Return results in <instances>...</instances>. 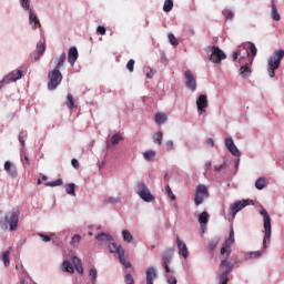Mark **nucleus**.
I'll return each mask as SVG.
<instances>
[{
	"label": "nucleus",
	"instance_id": "f257e3e1",
	"mask_svg": "<svg viewBox=\"0 0 284 284\" xmlns=\"http://www.w3.org/2000/svg\"><path fill=\"white\" fill-rule=\"evenodd\" d=\"M234 229H231L227 240L223 243L221 248V255L224 256V260L221 262V267H225V272L222 273L220 281L221 284H227V274L232 272V263L227 262L230 254H232V245H234Z\"/></svg>",
	"mask_w": 284,
	"mask_h": 284
},
{
	"label": "nucleus",
	"instance_id": "f03ea898",
	"mask_svg": "<svg viewBox=\"0 0 284 284\" xmlns=\"http://www.w3.org/2000/svg\"><path fill=\"white\" fill-rule=\"evenodd\" d=\"M19 210L12 209L7 212L3 217L0 219V227L1 230H10V232H14L17 227H19Z\"/></svg>",
	"mask_w": 284,
	"mask_h": 284
},
{
	"label": "nucleus",
	"instance_id": "7ed1b4c3",
	"mask_svg": "<svg viewBox=\"0 0 284 284\" xmlns=\"http://www.w3.org/2000/svg\"><path fill=\"white\" fill-rule=\"evenodd\" d=\"M261 216H263V227H264V240H263V248L267 250V244L272 239V217H270V213L267 210L262 209L260 212Z\"/></svg>",
	"mask_w": 284,
	"mask_h": 284
},
{
	"label": "nucleus",
	"instance_id": "20e7f679",
	"mask_svg": "<svg viewBox=\"0 0 284 284\" xmlns=\"http://www.w3.org/2000/svg\"><path fill=\"white\" fill-rule=\"evenodd\" d=\"M283 57L284 50H277L268 58L267 72L271 78L276 75V70L281 68V61H283Z\"/></svg>",
	"mask_w": 284,
	"mask_h": 284
},
{
	"label": "nucleus",
	"instance_id": "39448f33",
	"mask_svg": "<svg viewBox=\"0 0 284 284\" xmlns=\"http://www.w3.org/2000/svg\"><path fill=\"white\" fill-rule=\"evenodd\" d=\"M48 89L49 90H57L59 85H61V81H63V74H61V71L59 69H53L48 73Z\"/></svg>",
	"mask_w": 284,
	"mask_h": 284
},
{
	"label": "nucleus",
	"instance_id": "423d86ee",
	"mask_svg": "<svg viewBox=\"0 0 284 284\" xmlns=\"http://www.w3.org/2000/svg\"><path fill=\"white\" fill-rule=\"evenodd\" d=\"M135 192L145 203H152L154 201V195L150 192L148 185L144 182H138L135 185Z\"/></svg>",
	"mask_w": 284,
	"mask_h": 284
},
{
	"label": "nucleus",
	"instance_id": "0eeeda50",
	"mask_svg": "<svg viewBox=\"0 0 284 284\" xmlns=\"http://www.w3.org/2000/svg\"><path fill=\"white\" fill-rule=\"evenodd\" d=\"M205 199H210V192L207 191V186L205 184H199L195 192L194 203L196 206L202 205Z\"/></svg>",
	"mask_w": 284,
	"mask_h": 284
},
{
	"label": "nucleus",
	"instance_id": "6e6552de",
	"mask_svg": "<svg viewBox=\"0 0 284 284\" xmlns=\"http://www.w3.org/2000/svg\"><path fill=\"white\" fill-rule=\"evenodd\" d=\"M247 205H254V201L252 200H242V201H236L234 204L230 206V214H232L233 219L243 210L244 207H247Z\"/></svg>",
	"mask_w": 284,
	"mask_h": 284
},
{
	"label": "nucleus",
	"instance_id": "1a4fd4ad",
	"mask_svg": "<svg viewBox=\"0 0 284 284\" xmlns=\"http://www.w3.org/2000/svg\"><path fill=\"white\" fill-rule=\"evenodd\" d=\"M224 59H227V55H225V52H223V50H221V48L219 47H212L210 61H212V63H221V61H224Z\"/></svg>",
	"mask_w": 284,
	"mask_h": 284
},
{
	"label": "nucleus",
	"instance_id": "9d476101",
	"mask_svg": "<svg viewBox=\"0 0 284 284\" xmlns=\"http://www.w3.org/2000/svg\"><path fill=\"white\" fill-rule=\"evenodd\" d=\"M185 85L191 92H196V78L192 71L187 70L184 72Z\"/></svg>",
	"mask_w": 284,
	"mask_h": 284
},
{
	"label": "nucleus",
	"instance_id": "9b49d317",
	"mask_svg": "<svg viewBox=\"0 0 284 284\" xmlns=\"http://www.w3.org/2000/svg\"><path fill=\"white\" fill-rule=\"evenodd\" d=\"M196 108L199 114H205L207 112L209 102H207V95L201 94L196 100Z\"/></svg>",
	"mask_w": 284,
	"mask_h": 284
},
{
	"label": "nucleus",
	"instance_id": "f8f14e48",
	"mask_svg": "<svg viewBox=\"0 0 284 284\" xmlns=\"http://www.w3.org/2000/svg\"><path fill=\"white\" fill-rule=\"evenodd\" d=\"M174 256V248H168L163 254H162V261H163V267L168 274L172 272L170 270V266L168 265L169 263H172V257Z\"/></svg>",
	"mask_w": 284,
	"mask_h": 284
},
{
	"label": "nucleus",
	"instance_id": "ddd939ff",
	"mask_svg": "<svg viewBox=\"0 0 284 284\" xmlns=\"http://www.w3.org/2000/svg\"><path fill=\"white\" fill-rule=\"evenodd\" d=\"M240 57V63L243 65V59H250V51L245 47H239V49L233 52V61H236Z\"/></svg>",
	"mask_w": 284,
	"mask_h": 284
},
{
	"label": "nucleus",
	"instance_id": "4468645a",
	"mask_svg": "<svg viewBox=\"0 0 284 284\" xmlns=\"http://www.w3.org/2000/svg\"><path fill=\"white\" fill-rule=\"evenodd\" d=\"M225 145L233 156H241V151H239V148H236V144H234V140L232 138L225 139Z\"/></svg>",
	"mask_w": 284,
	"mask_h": 284
},
{
	"label": "nucleus",
	"instance_id": "2eb2a0df",
	"mask_svg": "<svg viewBox=\"0 0 284 284\" xmlns=\"http://www.w3.org/2000/svg\"><path fill=\"white\" fill-rule=\"evenodd\" d=\"M176 245L179 250V254L183 256V258H187L190 256V252L187 251V245L185 242L181 241V237H176Z\"/></svg>",
	"mask_w": 284,
	"mask_h": 284
},
{
	"label": "nucleus",
	"instance_id": "dca6fc26",
	"mask_svg": "<svg viewBox=\"0 0 284 284\" xmlns=\"http://www.w3.org/2000/svg\"><path fill=\"white\" fill-rule=\"evenodd\" d=\"M23 77V71L21 70H16L9 73L8 75L4 77L6 83H12L14 81H19Z\"/></svg>",
	"mask_w": 284,
	"mask_h": 284
},
{
	"label": "nucleus",
	"instance_id": "f3484780",
	"mask_svg": "<svg viewBox=\"0 0 284 284\" xmlns=\"http://www.w3.org/2000/svg\"><path fill=\"white\" fill-rule=\"evenodd\" d=\"M78 59H79V50H77V47H71L68 53V62L70 63V65H74Z\"/></svg>",
	"mask_w": 284,
	"mask_h": 284
},
{
	"label": "nucleus",
	"instance_id": "a211bd4d",
	"mask_svg": "<svg viewBox=\"0 0 284 284\" xmlns=\"http://www.w3.org/2000/svg\"><path fill=\"white\" fill-rule=\"evenodd\" d=\"M4 170H6V172H8V174L10 175V176H12L13 179L17 176V174H18V172H17V166H14L13 164H12V162H10V161H6L4 162Z\"/></svg>",
	"mask_w": 284,
	"mask_h": 284
},
{
	"label": "nucleus",
	"instance_id": "6ab92c4d",
	"mask_svg": "<svg viewBox=\"0 0 284 284\" xmlns=\"http://www.w3.org/2000/svg\"><path fill=\"white\" fill-rule=\"evenodd\" d=\"M29 21L31 24L33 23L34 30H37V28H41V22L32 9L29 10Z\"/></svg>",
	"mask_w": 284,
	"mask_h": 284
},
{
	"label": "nucleus",
	"instance_id": "aec40b11",
	"mask_svg": "<svg viewBox=\"0 0 284 284\" xmlns=\"http://www.w3.org/2000/svg\"><path fill=\"white\" fill-rule=\"evenodd\" d=\"M154 278H156V270L149 267L146 270V284H154Z\"/></svg>",
	"mask_w": 284,
	"mask_h": 284
},
{
	"label": "nucleus",
	"instance_id": "412c9836",
	"mask_svg": "<svg viewBox=\"0 0 284 284\" xmlns=\"http://www.w3.org/2000/svg\"><path fill=\"white\" fill-rule=\"evenodd\" d=\"M109 250L112 254H118V256H121V254H124L123 246L118 245L116 243H111L109 245Z\"/></svg>",
	"mask_w": 284,
	"mask_h": 284
},
{
	"label": "nucleus",
	"instance_id": "4be33fe9",
	"mask_svg": "<svg viewBox=\"0 0 284 284\" xmlns=\"http://www.w3.org/2000/svg\"><path fill=\"white\" fill-rule=\"evenodd\" d=\"M65 59H67L65 52H62L60 54V57L55 58L54 59V63H55L54 70H61V68H63V65L65 63Z\"/></svg>",
	"mask_w": 284,
	"mask_h": 284
},
{
	"label": "nucleus",
	"instance_id": "5701e85b",
	"mask_svg": "<svg viewBox=\"0 0 284 284\" xmlns=\"http://www.w3.org/2000/svg\"><path fill=\"white\" fill-rule=\"evenodd\" d=\"M250 48H248V63L252 64V61H254V57H256L257 53V49L256 45L252 42L248 43Z\"/></svg>",
	"mask_w": 284,
	"mask_h": 284
},
{
	"label": "nucleus",
	"instance_id": "b1692460",
	"mask_svg": "<svg viewBox=\"0 0 284 284\" xmlns=\"http://www.w3.org/2000/svg\"><path fill=\"white\" fill-rule=\"evenodd\" d=\"M207 221H210V214L207 213V211H203L199 215V223L201 227H205L207 225Z\"/></svg>",
	"mask_w": 284,
	"mask_h": 284
},
{
	"label": "nucleus",
	"instance_id": "393cba45",
	"mask_svg": "<svg viewBox=\"0 0 284 284\" xmlns=\"http://www.w3.org/2000/svg\"><path fill=\"white\" fill-rule=\"evenodd\" d=\"M72 263H73L78 274H83V264L81 263V258H79L77 256H73L72 257Z\"/></svg>",
	"mask_w": 284,
	"mask_h": 284
},
{
	"label": "nucleus",
	"instance_id": "a878e982",
	"mask_svg": "<svg viewBox=\"0 0 284 284\" xmlns=\"http://www.w3.org/2000/svg\"><path fill=\"white\" fill-rule=\"evenodd\" d=\"M65 105L69 108V110H77V108H79L77 103H74V97H72V93L67 95Z\"/></svg>",
	"mask_w": 284,
	"mask_h": 284
},
{
	"label": "nucleus",
	"instance_id": "bb28decb",
	"mask_svg": "<svg viewBox=\"0 0 284 284\" xmlns=\"http://www.w3.org/2000/svg\"><path fill=\"white\" fill-rule=\"evenodd\" d=\"M43 52H45V42L40 41V42H38V44H37V53H38V57L34 58V60H36V61H39V59H41V57H43Z\"/></svg>",
	"mask_w": 284,
	"mask_h": 284
},
{
	"label": "nucleus",
	"instance_id": "cd10ccee",
	"mask_svg": "<svg viewBox=\"0 0 284 284\" xmlns=\"http://www.w3.org/2000/svg\"><path fill=\"white\" fill-rule=\"evenodd\" d=\"M10 252H12V247H9L2 253V262L4 267H10Z\"/></svg>",
	"mask_w": 284,
	"mask_h": 284
},
{
	"label": "nucleus",
	"instance_id": "c85d7f7f",
	"mask_svg": "<svg viewBox=\"0 0 284 284\" xmlns=\"http://www.w3.org/2000/svg\"><path fill=\"white\" fill-rule=\"evenodd\" d=\"M240 74H241L242 79H247L250 77V74H252V69H250V67H247V63L243 64L241 67Z\"/></svg>",
	"mask_w": 284,
	"mask_h": 284
},
{
	"label": "nucleus",
	"instance_id": "c756f323",
	"mask_svg": "<svg viewBox=\"0 0 284 284\" xmlns=\"http://www.w3.org/2000/svg\"><path fill=\"white\" fill-rule=\"evenodd\" d=\"M97 241H99L100 243H110V241H112V235L108 233H100L97 235Z\"/></svg>",
	"mask_w": 284,
	"mask_h": 284
},
{
	"label": "nucleus",
	"instance_id": "7c9ffc66",
	"mask_svg": "<svg viewBox=\"0 0 284 284\" xmlns=\"http://www.w3.org/2000/svg\"><path fill=\"white\" fill-rule=\"evenodd\" d=\"M271 17L273 21H281V14H278V10L276 9V4L274 3V1H272Z\"/></svg>",
	"mask_w": 284,
	"mask_h": 284
},
{
	"label": "nucleus",
	"instance_id": "2f4dec72",
	"mask_svg": "<svg viewBox=\"0 0 284 284\" xmlns=\"http://www.w3.org/2000/svg\"><path fill=\"white\" fill-rule=\"evenodd\" d=\"M165 121H168V114H165V113H156L155 114V123H158V125H163V123H165Z\"/></svg>",
	"mask_w": 284,
	"mask_h": 284
},
{
	"label": "nucleus",
	"instance_id": "473e14b6",
	"mask_svg": "<svg viewBox=\"0 0 284 284\" xmlns=\"http://www.w3.org/2000/svg\"><path fill=\"white\" fill-rule=\"evenodd\" d=\"M62 270H64V272H69V274L74 273V266H72V263H70V261H64L62 263Z\"/></svg>",
	"mask_w": 284,
	"mask_h": 284
},
{
	"label": "nucleus",
	"instance_id": "72a5a7b5",
	"mask_svg": "<svg viewBox=\"0 0 284 284\" xmlns=\"http://www.w3.org/2000/svg\"><path fill=\"white\" fill-rule=\"evenodd\" d=\"M75 187H77V185L74 183L67 184L65 185L67 194H70L71 196H77Z\"/></svg>",
	"mask_w": 284,
	"mask_h": 284
},
{
	"label": "nucleus",
	"instance_id": "f704fd0d",
	"mask_svg": "<svg viewBox=\"0 0 284 284\" xmlns=\"http://www.w3.org/2000/svg\"><path fill=\"white\" fill-rule=\"evenodd\" d=\"M122 236L125 243H132V241H134V236H132V233L128 230L122 231Z\"/></svg>",
	"mask_w": 284,
	"mask_h": 284
},
{
	"label": "nucleus",
	"instance_id": "c9c22d12",
	"mask_svg": "<svg viewBox=\"0 0 284 284\" xmlns=\"http://www.w3.org/2000/svg\"><path fill=\"white\" fill-rule=\"evenodd\" d=\"M266 185H267V181L265 180V178H260L255 182V187L257 190H263Z\"/></svg>",
	"mask_w": 284,
	"mask_h": 284
},
{
	"label": "nucleus",
	"instance_id": "e433bc0d",
	"mask_svg": "<svg viewBox=\"0 0 284 284\" xmlns=\"http://www.w3.org/2000/svg\"><path fill=\"white\" fill-rule=\"evenodd\" d=\"M172 8H174V1L172 0H165L163 6L164 12H172Z\"/></svg>",
	"mask_w": 284,
	"mask_h": 284
},
{
	"label": "nucleus",
	"instance_id": "4c0bfd02",
	"mask_svg": "<svg viewBox=\"0 0 284 284\" xmlns=\"http://www.w3.org/2000/svg\"><path fill=\"white\" fill-rule=\"evenodd\" d=\"M153 141L158 145H162V143H163V132L159 131L158 133H154Z\"/></svg>",
	"mask_w": 284,
	"mask_h": 284
},
{
	"label": "nucleus",
	"instance_id": "58836bf2",
	"mask_svg": "<svg viewBox=\"0 0 284 284\" xmlns=\"http://www.w3.org/2000/svg\"><path fill=\"white\" fill-rule=\"evenodd\" d=\"M89 275L91 277V283L97 284V278L99 276V273L95 267L90 268Z\"/></svg>",
	"mask_w": 284,
	"mask_h": 284
},
{
	"label": "nucleus",
	"instance_id": "ea45409f",
	"mask_svg": "<svg viewBox=\"0 0 284 284\" xmlns=\"http://www.w3.org/2000/svg\"><path fill=\"white\" fill-rule=\"evenodd\" d=\"M119 261L126 268L132 267V264L130 263V261L125 260V253H122V254L119 255Z\"/></svg>",
	"mask_w": 284,
	"mask_h": 284
},
{
	"label": "nucleus",
	"instance_id": "a19ab883",
	"mask_svg": "<svg viewBox=\"0 0 284 284\" xmlns=\"http://www.w3.org/2000/svg\"><path fill=\"white\" fill-rule=\"evenodd\" d=\"M121 141H123V136L119 133L112 135V138H111L112 145H119V143H121Z\"/></svg>",
	"mask_w": 284,
	"mask_h": 284
},
{
	"label": "nucleus",
	"instance_id": "79ce46f5",
	"mask_svg": "<svg viewBox=\"0 0 284 284\" xmlns=\"http://www.w3.org/2000/svg\"><path fill=\"white\" fill-rule=\"evenodd\" d=\"M143 156H144L145 161H153L154 156H156V152L146 151V152L143 153Z\"/></svg>",
	"mask_w": 284,
	"mask_h": 284
},
{
	"label": "nucleus",
	"instance_id": "37998d69",
	"mask_svg": "<svg viewBox=\"0 0 284 284\" xmlns=\"http://www.w3.org/2000/svg\"><path fill=\"white\" fill-rule=\"evenodd\" d=\"M45 185L47 187H58L59 185H63V180L58 179L54 182H47Z\"/></svg>",
	"mask_w": 284,
	"mask_h": 284
},
{
	"label": "nucleus",
	"instance_id": "c03bdc74",
	"mask_svg": "<svg viewBox=\"0 0 284 284\" xmlns=\"http://www.w3.org/2000/svg\"><path fill=\"white\" fill-rule=\"evenodd\" d=\"M45 185L47 187H58L59 185H63V180L58 179L54 182H47Z\"/></svg>",
	"mask_w": 284,
	"mask_h": 284
},
{
	"label": "nucleus",
	"instance_id": "a18cd8bd",
	"mask_svg": "<svg viewBox=\"0 0 284 284\" xmlns=\"http://www.w3.org/2000/svg\"><path fill=\"white\" fill-rule=\"evenodd\" d=\"M77 243H81V235L75 234L72 236L70 245H72L73 247L77 246Z\"/></svg>",
	"mask_w": 284,
	"mask_h": 284
},
{
	"label": "nucleus",
	"instance_id": "49530a36",
	"mask_svg": "<svg viewBox=\"0 0 284 284\" xmlns=\"http://www.w3.org/2000/svg\"><path fill=\"white\" fill-rule=\"evenodd\" d=\"M168 37L171 45H179V39H176V37H174L173 33H169Z\"/></svg>",
	"mask_w": 284,
	"mask_h": 284
},
{
	"label": "nucleus",
	"instance_id": "de8ad7c7",
	"mask_svg": "<svg viewBox=\"0 0 284 284\" xmlns=\"http://www.w3.org/2000/svg\"><path fill=\"white\" fill-rule=\"evenodd\" d=\"M134 59H131L128 61L126 63V70H129V72H134Z\"/></svg>",
	"mask_w": 284,
	"mask_h": 284
},
{
	"label": "nucleus",
	"instance_id": "09e8293b",
	"mask_svg": "<svg viewBox=\"0 0 284 284\" xmlns=\"http://www.w3.org/2000/svg\"><path fill=\"white\" fill-rule=\"evenodd\" d=\"M166 194L170 196L171 201H176V195H174L170 185L166 186Z\"/></svg>",
	"mask_w": 284,
	"mask_h": 284
},
{
	"label": "nucleus",
	"instance_id": "8fccbe9b",
	"mask_svg": "<svg viewBox=\"0 0 284 284\" xmlns=\"http://www.w3.org/2000/svg\"><path fill=\"white\" fill-rule=\"evenodd\" d=\"M124 282H125V284H134V277L132 276V274H126L125 276H124Z\"/></svg>",
	"mask_w": 284,
	"mask_h": 284
},
{
	"label": "nucleus",
	"instance_id": "3c124183",
	"mask_svg": "<svg viewBox=\"0 0 284 284\" xmlns=\"http://www.w3.org/2000/svg\"><path fill=\"white\" fill-rule=\"evenodd\" d=\"M251 258H261L263 256V253L261 251H255L250 253Z\"/></svg>",
	"mask_w": 284,
	"mask_h": 284
},
{
	"label": "nucleus",
	"instance_id": "603ef678",
	"mask_svg": "<svg viewBox=\"0 0 284 284\" xmlns=\"http://www.w3.org/2000/svg\"><path fill=\"white\" fill-rule=\"evenodd\" d=\"M38 236H40V239H42V241H44V243H50V241H52V239L43 233H39Z\"/></svg>",
	"mask_w": 284,
	"mask_h": 284
},
{
	"label": "nucleus",
	"instance_id": "864d4df0",
	"mask_svg": "<svg viewBox=\"0 0 284 284\" xmlns=\"http://www.w3.org/2000/svg\"><path fill=\"white\" fill-rule=\"evenodd\" d=\"M21 6L24 10H30V0H21Z\"/></svg>",
	"mask_w": 284,
	"mask_h": 284
},
{
	"label": "nucleus",
	"instance_id": "5fc2aeb1",
	"mask_svg": "<svg viewBox=\"0 0 284 284\" xmlns=\"http://www.w3.org/2000/svg\"><path fill=\"white\" fill-rule=\"evenodd\" d=\"M21 161L23 165H30V159L28 158V155H21Z\"/></svg>",
	"mask_w": 284,
	"mask_h": 284
},
{
	"label": "nucleus",
	"instance_id": "6e6d98bb",
	"mask_svg": "<svg viewBox=\"0 0 284 284\" xmlns=\"http://www.w3.org/2000/svg\"><path fill=\"white\" fill-rule=\"evenodd\" d=\"M223 14H224L225 19H232V17H234V13L230 10L223 11Z\"/></svg>",
	"mask_w": 284,
	"mask_h": 284
},
{
	"label": "nucleus",
	"instance_id": "4d7b16f0",
	"mask_svg": "<svg viewBox=\"0 0 284 284\" xmlns=\"http://www.w3.org/2000/svg\"><path fill=\"white\" fill-rule=\"evenodd\" d=\"M71 165H72V168H74L75 170H79V168H80L79 160L72 159V160H71Z\"/></svg>",
	"mask_w": 284,
	"mask_h": 284
},
{
	"label": "nucleus",
	"instance_id": "13d9d810",
	"mask_svg": "<svg viewBox=\"0 0 284 284\" xmlns=\"http://www.w3.org/2000/svg\"><path fill=\"white\" fill-rule=\"evenodd\" d=\"M217 245H219V240L211 242V243H210V250H211V251L216 250V246H217Z\"/></svg>",
	"mask_w": 284,
	"mask_h": 284
},
{
	"label": "nucleus",
	"instance_id": "bf43d9fd",
	"mask_svg": "<svg viewBox=\"0 0 284 284\" xmlns=\"http://www.w3.org/2000/svg\"><path fill=\"white\" fill-rule=\"evenodd\" d=\"M97 32L99 33V34H105V27H102V26H99L98 28H97Z\"/></svg>",
	"mask_w": 284,
	"mask_h": 284
},
{
	"label": "nucleus",
	"instance_id": "052dcab7",
	"mask_svg": "<svg viewBox=\"0 0 284 284\" xmlns=\"http://www.w3.org/2000/svg\"><path fill=\"white\" fill-rule=\"evenodd\" d=\"M166 148H168V150H173L174 149V142L172 140H169L166 142Z\"/></svg>",
	"mask_w": 284,
	"mask_h": 284
},
{
	"label": "nucleus",
	"instance_id": "680f3d73",
	"mask_svg": "<svg viewBox=\"0 0 284 284\" xmlns=\"http://www.w3.org/2000/svg\"><path fill=\"white\" fill-rule=\"evenodd\" d=\"M207 145H210V148H214V139L210 138L206 140Z\"/></svg>",
	"mask_w": 284,
	"mask_h": 284
},
{
	"label": "nucleus",
	"instance_id": "e2e57ef3",
	"mask_svg": "<svg viewBox=\"0 0 284 284\" xmlns=\"http://www.w3.org/2000/svg\"><path fill=\"white\" fill-rule=\"evenodd\" d=\"M21 134H23V133L19 134V142L21 143V146L23 148L26 145V140H23V136Z\"/></svg>",
	"mask_w": 284,
	"mask_h": 284
},
{
	"label": "nucleus",
	"instance_id": "0e129e2a",
	"mask_svg": "<svg viewBox=\"0 0 284 284\" xmlns=\"http://www.w3.org/2000/svg\"><path fill=\"white\" fill-rule=\"evenodd\" d=\"M221 170H225V164H221L219 166H215V172H221Z\"/></svg>",
	"mask_w": 284,
	"mask_h": 284
},
{
	"label": "nucleus",
	"instance_id": "69168bd1",
	"mask_svg": "<svg viewBox=\"0 0 284 284\" xmlns=\"http://www.w3.org/2000/svg\"><path fill=\"white\" fill-rule=\"evenodd\" d=\"M121 201L120 199H114V197H109L108 202L109 203H119Z\"/></svg>",
	"mask_w": 284,
	"mask_h": 284
},
{
	"label": "nucleus",
	"instance_id": "338daca9",
	"mask_svg": "<svg viewBox=\"0 0 284 284\" xmlns=\"http://www.w3.org/2000/svg\"><path fill=\"white\" fill-rule=\"evenodd\" d=\"M169 283L170 284H176L178 283L176 277H172L171 280H169Z\"/></svg>",
	"mask_w": 284,
	"mask_h": 284
},
{
	"label": "nucleus",
	"instance_id": "774afa93",
	"mask_svg": "<svg viewBox=\"0 0 284 284\" xmlns=\"http://www.w3.org/2000/svg\"><path fill=\"white\" fill-rule=\"evenodd\" d=\"M146 77H148V79H152V77H154V71L146 73Z\"/></svg>",
	"mask_w": 284,
	"mask_h": 284
}]
</instances>
